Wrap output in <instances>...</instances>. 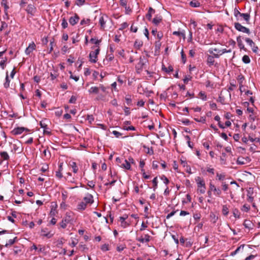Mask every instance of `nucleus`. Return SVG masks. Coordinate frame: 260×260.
I'll return each mask as SVG.
<instances>
[{
  "mask_svg": "<svg viewBox=\"0 0 260 260\" xmlns=\"http://www.w3.org/2000/svg\"><path fill=\"white\" fill-rule=\"evenodd\" d=\"M221 50H219L216 48H211L209 50V52L211 54H213V56L216 57L218 58L219 56V54L218 53L219 51H221Z\"/></svg>",
  "mask_w": 260,
  "mask_h": 260,
  "instance_id": "nucleus-13",
  "label": "nucleus"
},
{
  "mask_svg": "<svg viewBox=\"0 0 260 260\" xmlns=\"http://www.w3.org/2000/svg\"><path fill=\"white\" fill-rule=\"evenodd\" d=\"M195 180L197 184L198 192L201 194H204L206 191V185L205 181L201 177L198 176L195 178Z\"/></svg>",
  "mask_w": 260,
  "mask_h": 260,
  "instance_id": "nucleus-2",
  "label": "nucleus"
},
{
  "mask_svg": "<svg viewBox=\"0 0 260 260\" xmlns=\"http://www.w3.org/2000/svg\"><path fill=\"white\" fill-rule=\"evenodd\" d=\"M222 187L223 190H224V191H226L229 188L228 185L226 184L225 182L222 183Z\"/></svg>",
  "mask_w": 260,
  "mask_h": 260,
  "instance_id": "nucleus-62",
  "label": "nucleus"
},
{
  "mask_svg": "<svg viewBox=\"0 0 260 260\" xmlns=\"http://www.w3.org/2000/svg\"><path fill=\"white\" fill-rule=\"evenodd\" d=\"M36 49V45L34 42L30 43L28 47L25 49V52L27 55H29L33 50Z\"/></svg>",
  "mask_w": 260,
  "mask_h": 260,
  "instance_id": "nucleus-11",
  "label": "nucleus"
},
{
  "mask_svg": "<svg viewBox=\"0 0 260 260\" xmlns=\"http://www.w3.org/2000/svg\"><path fill=\"white\" fill-rule=\"evenodd\" d=\"M91 48L92 49H95V50L90 52L89 55V61L91 62L95 63L98 60L97 57L100 51V46L98 45L93 46Z\"/></svg>",
  "mask_w": 260,
  "mask_h": 260,
  "instance_id": "nucleus-3",
  "label": "nucleus"
},
{
  "mask_svg": "<svg viewBox=\"0 0 260 260\" xmlns=\"http://www.w3.org/2000/svg\"><path fill=\"white\" fill-rule=\"evenodd\" d=\"M244 247V245H241L240 246H239L234 251H233L231 253L230 255L231 256H234L236 255L239 251L241 250H243Z\"/></svg>",
  "mask_w": 260,
  "mask_h": 260,
  "instance_id": "nucleus-23",
  "label": "nucleus"
},
{
  "mask_svg": "<svg viewBox=\"0 0 260 260\" xmlns=\"http://www.w3.org/2000/svg\"><path fill=\"white\" fill-rule=\"evenodd\" d=\"M250 209L249 206H247V205H244L241 209V210L245 212H248Z\"/></svg>",
  "mask_w": 260,
  "mask_h": 260,
  "instance_id": "nucleus-54",
  "label": "nucleus"
},
{
  "mask_svg": "<svg viewBox=\"0 0 260 260\" xmlns=\"http://www.w3.org/2000/svg\"><path fill=\"white\" fill-rule=\"evenodd\" d=\"M25 131L26 132L29 131V130L27 128L24 127H18L15 128L13 131H12L11 134L13 135H18L22 134Z\"/></svg>",
  "mask_w": 260,
  "mask_h": 260,
  "instance_id": "nucleus-6",
  "label": "nucleus"
},
{
  "mask_svg": "<svg viewBox=\"0 0 260 260\" xmlns=\"http://www.w3.org/2000/svg\"><path fill=\"white\" fill-rule=\"evenodd\" d=\"M181 58L183 62L184 63L186 62V55L183 52V50L182 49L181 52Z\"/></svg>",
  "mask_w": 260,
  "mask_h": 260,
  "instance_id": "nucleus-53",
  "label": "nucleus"
},
{
  "mask_svg": "<svg viewBox=\"0 0 260 260\" xmlns=\"http://www.w3.org/2000/svg\"><path fill=\"white\" fill-rule=\"evenodd\" d=\"M56 207H57L56 205H55V207H53V206H51V209L50 212V216H54L56 215V214L57 213V210H56Z\"/></svg>",
  "mask_w": 260,
  "mask_h": 260,
  "instance_id": "nucleus-26",
  "label": "nucleus"
},
{
  "mask_svg": "<svg viewBox=\"0 0 260 260\" xmlns=\"http://www.w3.org/2000/svg\"><path fill=\"white\" fill-rule=\"evenodd\" d=\"M161 43L159 41H156L155 43V51H159L160 47H161Z\"/></svg>",
  "mask_w": 260,
  "mask_h": 260,
  "instance_id": "nucleus-35",
  "label": "nucleus"
},
{
  "mask_svg": "<svg viewBox=\"0 0 260 260\" xmlns=\"http://www.w3.org/2000/svg\"><path fill=\"white\" fill-rule=\"evenodd\" d=\"M74 220V213L71 211L67 212L62 221L60 223V225L62 229H65L68 223L73 224Z\"/></svg>",
  "mask_w": 260,
  "mask_h": 260,
  "instance_id": "nucleus-1",
  "label": "nucleus"
},
{
  "mask_svg": "<svg viewBox=\"0 0 260 260\" xmlns=\"http://www.w3.org/2000/svg\"><path fill=\"white\" fill-rule=\"evenodd\" d=\"M89 22H90V19H83L80 22V24L81 25H84V24H89Z\"/></svg>",
  "mask_w": 260,
  "mask_h": 260,
  "instance_id": "nucleus-49",
  "label": "nucleus"
},
{
  "mask_svg": "<svg viewBox=\"0 0 260 260\" xmlns=\"http://www.w3.org/2000/svg\"><path fill=\"white\" fill-rule=\"evenodd\" d=\"M8 27V24L6 22L4 21L2 22V25L0 27V31H2L3 30L6 29Z\"/></svg>",
  "mask_w": 260,
  "mask_h": 260,
  "instance_id": "nucleus-47",
  "label": "nucleus"
},
{
  "mask_svg": "<svg viewBox=\"0 0 260 260\" xmlns=\"http://www.w3.org/2000/svg\"><path fill=\"white\" fill-rule=\"evenodd\" d=\"M244 160H245V158H244L243 157H239L237 158V164H240V165H244V164H246ZM245 160H246V159H245Z\"/></svg>",
  "mask_w": 260,
  "mask_h": 260,
  "instance_id": "nucleus-37",
  "label": "nucleus"
},
{
  "mask_svg": "<svg viewBox=\"0 0 260 260\" xmlns=\"http://www.w3.org/2000/svg\"><path fill=\"white\" fill-rule=\"evenodd\" d=\"M152 183L153 184V190L155 191L157 187V178L155 177L152 180Z\"/></svg>",
  "mask_w": 260,
  "mask_h": 260,
  "instance_id": "nucleus-39",
  "label": "nucleus"
},
{
  "mask_svg": "<svg viewBox=\"0 0 260 260\" xmlns=\"http://www.w3.org/2000/svg\"><path fill=\"white\" fill-rule=\"evenodd\" d=\"M125 100L128 105H131L132 104V101L131 98V95L126 96L125 98Z\"/></svg>",
  "mask_w": 260,
  "mask_h": 260,
  "instance_id": "nucleus-46",
  "label": "nucleus"
},
{
  "mask_svg": "<svg viewBox=\"0 0 260 260\" xmlns=\"http://www.w3.org/2000/svg\"><path fill=\"white\" fill-rule=\"evenodd\" d=\"M68 26V22L65 19V18H63L62 19V22H61V26L63 28H66Z\"/></svg>",
  "mask_w": 260,
  "mask_h": 260,
  "instance_id": "nucleus-38",
  "label": "nucleus"
},
{
  "mask_svg": "<svg viewBox=\"0 0 260 260\" xmlns=\"http://www.w3.org/2000/svg\"><path fill=\"white\" fill-rule=\"evenodd\" d=\"M185 139L187 140V144H188V146L191 148H192L193 147V146L191 144V142H190V138L189 137V136H185Z\"/></svg>",
  "mask_w": 260,
  "mask_h": 260,
  "instance_id": "nucleus-57",
  "label": "nucleus"
},
{
  "mask_svg": "<svg viewBox=\"0 0 260 260\" xmlns=\"http://www.w3.org/2000/svg\"><path fill=\"white\" fill-rule=\"evenodd\" d=\"M160 179L164 181V183L166 185H167L169 183V179L165 175L161 176L160 177Z\"/></svg>",
  "mask_w": 260,
  "mask_h": 260,
  "instance_id": "nucleus-51",
  "label": "nucleus"
},
{
  "mask_svg": "<svg viewBox=\"0 0 260 260\" xmlns=\"http://www.w3.org/2000/svg\"><path fill=\"white\" fill-rule=\"evenodd\" d=\"M241 13L239 12L237 8H235L234 10V14L235 17L237 18V19L238 20V17L240 16Z\"/></svg>",
  "mask_w": 260,
  "mask_h": 260,
  "instance_id": "nucleus-43",
  "label": "nucleus"
},
{
  "mask_svg": "<svg viewBox=\"0 0 260 260\" xmlns=\"http://www.w3.org/2000/svg\"><path fill=\"white\" fill-rule=\"evenodd\" d=\"M101 250L103 251H108L109 250V245L107 244H104L101 246Z\"/></svg>",
  "mask_w": 260,
  "mask_h": 260,
  "instance_id": "nucleus-44",
  "label": "nucleus"
},
{
  "mask_svg": "<svg viewBox=\"0 0 260 260\" xmlns=\"http://www.w3.org/2000/svg\"><path fill=\"white\" fill-rule=\"evenodd\" d=\"M222 214L225 216H226L228 214L229 208H228L226 205H223L222 206Z\"/></svg>",
  "mask_w": 260,
  "mask_h": 260,
  "instance_id": "nucleus-33",
  "label": "nucleus"
},
{
  "mask_svg": "<svg viewBox=\"0 0 260 260\" xmlns=\"http://www.w3.org/2000/svg\"><path fill=\"white\" fill-rule=\"evenodd\" d=\"M0 156L4 160H7L9 159V155L6 151L0 152Z\"/></svg>",
  "mask_w": 260,
  "mask_h": 260,
  "instance_id": "nucleus-20",
  "label": "nucleus"
},
{
  "mask_svg": "<svg viewBox=\"0 0 260 260\" xmlns=\"http://www.w3.org/2000/svg\"><path fill=\"white\" fill-rule=\"evenodd\" d=\"M199 96L201 99H202L203 101H206L207 99L206 95L205 93L202 91L200 92Z\"/></svg>",
  "mask_w": 260,
  "mask_h": 260,
  "instance_id": "nucleus-45",
  "label": "nucleus"
},
{
  "mask_svg": "<svg viewBox=\"0 0 260 260\" xmlns=\"http://www.w3.org/2000/svg\"><path fill=\"white\" fill-rule=\"evenodd\" d=\"M7 61V59L5 60H2L0 62V66L2 67L3 69H4L6 66V62Z\"/></svg>",
  "mask_w": 260,
  "mask_h": 260,
  "instance_id": "nucleus-63",
  "label": "nucleus"
},
{
  "mask_svg": "<svg viewBox=\"0 0 260 260\" xmlns=\"http://www.w3.org/2000/svg\"><path fill=\"white\" fill-rule=\"evenodd\" d=\"M112 134L116 137V138H119L120 136H121L122 135V134H121L120 133L116 131H113L112 132Z\"/></svg>",
  "mask_w": 260,
  "mask_h": 260,
  "instance_id": "nucleus-61",
  "label": "nucleus"
},
{
  "mask_svg": "<svg viewBox=\"0 0 260 260\" xmlns=\"http://www.w3.org/2000/svg\"><path fill=\"white\" fill-rule=\"evenodd\" d=\"M237 41L238 46L240 49L246 50L244 44H243L241 36H238L237 38Z\"/></svg>",
  "mask_w": 260,
  "mask_h": 260,
  "instance_id": "nucleus-15",
  "label": "nucleus"
},
{
  "mask_svg": "<svg viewBox=\"0 0 260 260\" xmlns=\"http://www.w3.org/2000/svg\"><path fill=\"white\" fill-rule=\"evenodd\" d=\"M89 93L98 94L99 92V88L96 86H92L88 90Z\"/></svg>",
  "mask_w": 260,
  "mask_h": 260,
  "instance_id": "nucleus-19",
  "label": "nucleus"
},
{
  "mask_svg": "<svg viewBox=\"0 0 260 260\" xmlns=\"http://www.w3.org/2000/svg\"><path fill=\"white\" fill-rule=\"evenodd\" d=\"M126 248V246L125 245H119L116 248V250L118 251V252H121L122 251V250H123L125 248Z\"/></svg>",
  "mask_w": 260,
  "mask_h": 260,
  "instance_id": "nucleus-48",
  "label": "nucleus"
},
{
  "mask_svg": "<svg viewBox=\"0 0 260 260\" xmlns=\"http://www.w3.org/2000/svg\"><path fill=\"white\" fill-rule=\"evenodd\" d=\"M76 100H77V98L74 95H72L69 100V103H72V104H74L76 103Z\"/></svg>",
  "mask_w": 260,
  "mask_h": 260,
  "instance_id": "nucleus-55",
  "label": "nucleus"
},
{
  "mask_svg": "<svg viewBox=\"0 0 260 260\" xmlns=\"http://www.w3.org/2000/svg\"><path fill=\"white\" fill-rule=\"evenodd\" d=\"M84 3L85 0H77L76 1V4L78 6H82Z\"/></svg>",
  "mask_w": 260,
  "mask_h": 260,
  "instance_id": "nucleus-56",
  "label": "nucleus"
},
{
  "mask_svg": "<svg viewBox=\"0 0 260 260\" xmlns=\"http://www.w3.org/2000/svg\"><path fill=\"white\" fill-rule=\"evenodd\" d=\"M54 45V39H52V40L50 41V49L49 51V53H50L53 50V46Z\"/></svg>",
  "mask_w": 260,
  "mask_h": 260,
  "instance_id": "nucleus-42",
  "label": "nucleus"
},
{
  "mask_svg": "<svg viewBox=\"0 0 260 260\" xmlns=\"http://www.w3.org/2000/svg\"><path fill=\"white\" fill-rule=\"evenodd\" d=\"M243 225L246 228L251 229L252 225V222L250 220H245L243 223Z\"/></svg>",
  "mask_w": 260,
  "mask_h": 260,
  "instance_id": "nucleus-29",
  "label": "nucleus"
},
{
  "mask_svg": "<svg viewBox=\"0 0 260 260\" xmlns=\"http://www.w3.org/2000/svg\"><path fill=\"white\" fill-rule=\"evenodd\" d=\"M214 57H215L210 56V55H209L208 57L207 61L208 63L209 64L210 66L213 65L214 64Z\"/></svg>",
  "mask_w": 260,
  "mask_h": 260,
  "instance_id": "nucleus-32",
  "label": "nucleus"
},
{
  "mask_svg": "<svg viewBox=\"0 0 260 260\" xmlns=\"http://www.w3.org/2000/svg\"><path fill=\"white\" fill-rule=\"evenodd\" d=\"M189 5L192 7L197 8L200 6V3L197 0H193L190 2Z\"/></svg>",
  "mask_w": 260,
  "mask_h": 260,
  "instance_id": "nucleus-24",
  "label": "nucleus"
},
{
  "mask_svg": "<svg viewBox=\"0 0 260 260\" xmlns=\"http://www.w3.org/2000/svg\"><path fill=\"white\" fill-rule=\"evenodd\" d=\"M161 20V19L155 17L153 18L152 22L155 25H157L160 22Z\"/></svg>",
  "mask_w": 260,
  "mask_h": 260,
  "instance_id": "nucleus-59",
  "label": "nucleus"
},
{
  "mask_svg": "<svg viewBox=\"0 0 260 260\" xmlns=\"http://www.w3.org/2000/svg\"><path fill=\"white\" fill-rule=\"evenodd\" d=\"M233 215L235 218L240 217V213L239 210L237 209H234L233 211Z\"/></svg>",
  "mask_w": 260,
  "mask_h": 260,
  "instance_id": "nucleus-40",
  "label": "nucleus"
},
{
  "mask_svg": "<svg viewBox=\"0 0 260 260\" xmlns=\"http://www.w3.org/2000/svg\"><path fill=\"white\" fill-rule=\"evenodd\" d=\"M128 26L127 22H123L120 25V27L119 28V30H122L125 28L127 27Z\"/></svg>",
  "mask_w": 260,
  "mask_h": 260,
  "instance_id": "nucleus-50",
  "label": "nucleus"
},
{
  "mask_svg": "<svg viewBox=\"0 0 260 260\" xmlns=\"http://www.w3.org/2000/svg\"><path fill=\"white\" fill-rule=\"evenodd\" d=\"M120 167L126 170H130L131 168L130 162L128 161L127 159H124V163L121 164Z\"/></svg>",
  "mask_w": 260,
  "mask_h": 260,
  "instance_id": "nucleus-18",
  "label": "nucleus"
},
{
  "mask_svg": "<svg viewBox=\"0 0 260 260\" xmlns=\"http://www.w3.org/2000/svg\"><path fill=\"white\" fill-rule=\"evenodd\" d=\"M83 201L84 202L86 205L92 204L94 201L93 196L91 194L88 193L84 197Z\"/></svg>",
  "mask_w": 260,
  "mask_h": 260,
  "instance_id": "nucleus-9",
  "label": "nucleus"
},
{
  "mask_svg": "<svg viewBox=\"0 0 260 260\" xmlns=\"http://www.w3.org/2000/svg\"><path fill=\"white\" fill-rule=\"evenodd\" d=\"M86 119L90 123H91L94 121V117L92 115H87Z\"/></svg>",
  "mask_w": 260,
  "mask_h": 260,
  "instance_id": "nucleus-41",
  "label": "nucleus"
},
{
  "mask_svg": "<svg viewBox=\"0 0 260 260\" xmlns=\"http://www.w3.org/2000/svg\"><path fill=\"white\" fill-rule=\"evenodd\" d=\"M210 189L214 192V195L220 197L221 194V190L220 188H217L212 182L209 183Z\"/></svg>",
  "mask_w": 260,
  "mask_h": 260,
  "instance_id": "nucleus-5",
  "label": "nucleus"
},
{
  "mask_svg": "<svg viewBox=\"0 0 260 260\" xmlns=\"http://www.w3.org/2000/svg\"><path fill=\"white\" fill-rule=\"evenodd\" d=\"M155 12V10L153 9L151 7H150L149 9V11L148 13L146 15V17L149 20H150L151 19V14L154 13Z\"/></svg>",
  "mask_w": 260,
  "mask_h": 260,
  "instance_id": "nucleus-22",
  "label": "nucleus"
},
{
  "mask_svg": "<svg viewBox=\"0 0 260 260\" xmlns=\"http://www.w3.org/2000/svg\"><path fill=\"white\" fill-rule=\"evenodd\" d=\"M119 221H120V225L123 228H126L129 225V223L124 220L123 218H119Z\"/></svg>",
  "mask_w": 260,
  "mask_h": 260,
  "instance_id": "nucleus-21",
  "label": "nucleus"
},
{
  "mask_svg": "<svg viewBox=\"0 0 260 260\" xmlns=\"http://www.w3.org/2000/svg\"><path fill=\"white\" fill-rule=\"evenodd\" d=\"M216 177L219 180H223L225 178V175L224 174L217 173Z\"/></svg>",
  "mask_w": 260,
  "mask_h": 260,
  "instance_id": "nucleus-52",
  "label": "nucleus"
},
{
  "mask_svg": "<svg viewBox=\"0 0 260 260\" xmlns=\"http://www.w3.org/2000/svg\"><path fill=\"white\" fill-rule=\"evenodd\" d=\"M245 41L251 47L252 51L256 53L258 50V47L255 46V43L253 41L248 38H245Z\"/></svg>",
  "mask_w": 260,
  "mask_h": 260,
  "instance_id": "nucleus-8",
  "label": "nucleus"
},
{
  "mask_svg": "<svg viewBox=\"0 0 260 260\" xmlns=\"http://www.w3.org/2000/svg\"><path fill=\"white\" fill-rule=\"evenodd\" d=\"M87 207V205L84 202L82 201L80 202L77 205V209L78 210L83 211Z\"/></svg>",
  "mask_w": 260,
  "mask_h": 260,
  "instance_id": "nucleus-16",
  "label": "nucleus"
},
{
  "mask_svg": "<svg viewBox=\"0 0 260 260\" xmlns=\"http://www.w3.org/2000/svg\"><path fill=\"white\" fill-rule=\"evenodd\" d=\"M162 70L167 73H170L173 71V68L172 66H169L168 68H166L164 65H162Z\"/></svg>",
  "mask_w": 260,
  "mask_h": 260,
  "instance_id": "nucleus-25",
  "label": "nucleus"
},
{
  "mask_svg": "<svg viewBox=\"0 0 260 260\" xmlns=\"http://www.w3.org/2000/svg\"><path fill=\"white\" fill-rule=\"evenodd\" d=\"M70 166L73 169V171L74 173H76L78 172V168L76 165V163L75 162H72L70 164Z\"/></svg>",
  "mask_w": 260,
  "mask_h": 260,
  "instance_id": "nucleus-28",
  "label": "nucleus"
},
{
  "mask_svg": "<svg viewBox=\"0 0 260 260\" xmlns=\"http://www.w3.org/2000/svg\"><path fill=\"white\" fill-rule=\"evenodd\" d=\"M242 61L245 63H249L250 62L249 57L247 55H244L242 57Z\"/></svg>",
  "mask_w": 260,
  "mask_h": 260,
  "instance_id": "nucleus-34",
  "label": "nucleus"
},
{
  "mask_svg": "<svg viewBox=\"0 0 260 260\" xmlns=\"http://www.w3.org/2000/svg\"><path fill=\"white\" fill-rule=\"evenodd\" d=\"M10 81L9 79L8 74L7 72L6 74V81L4 84V87L6 88H8L10 86Z\"/></svg>",
  "mask_w": 260,
  "mask_h": 260,
  "instance_id": "nucleus-27",
  "label": "nucleus"
},
{
  "mask_svg": "<svg viewBox=\"0 0 260 260\" xmlns=\"http://www.w3.org/2000/svg\"><path fill=\"white\" fill-rule=\"evenodd\" d=\"M229 52H231V49L227 50L226 49H223L221 50V51H218V53L219 54V55H222L224 53H229Z\"/></svg>",
  "mask_w": 260,
  "mask_h": 260,
  "instance_id": "nucleus-58",
  "label": "nucleus"
},
{
  "mask_svg": "<svg viewBox=\"0 0 260 260\" xmlns=\"http://www.w3.org/2000/svg\"><path fill=\"white\" fill-rule=\"evenodd\" d=\"M143 45V42L141 41L136 40L134 43V46L137 48H140Z\"/></svg>",
  "mask_w": 260,
  "mask_h": 260,
  "instance_id": "nucleus-36",
  "label": "nucleus"
},
{
  "mask_svg": "<svg viewBox=\"0 0 260 260\" xmlns=\"http://www.w3.org/2000/svg\"><path fill=\"white\" fill-rule=\"evenodd\" d=\"M108 19V17L107 15H103L102 16L99 20V23L100 24L101 27L102 29H104L105 27V24L106 23V19Z\"/></svg>",
  "mask_w": 260,
  "mask_h": 260,
  "instance_id": "nucleus-10",
  "label": "nucleus"
},
{
  "mask_svg": "<svg viewBox=\"0 0 260 260\" xmlns=\"http://www.w3.org/2000/svg\"><path fill=\"white\" fill-rule=\"evenodd\" d=\"M79 17L77 14H75L74 17H71L69 19V23L72 25H75L79 21Z\"/></svg>",
  "mask_w": 260,
  "mask_h": 260,
  "instance_id": "nucleus-12",
  "label": "nucleus"
},
{
  "mask_svg": "<svg viewBox=\"0 0 260 260\" xmlns=\"http://www.w3.org/2000/svg\"><path fill=\"white\" fill-rule=\"evenodd\" d=\"M25 11L28 14H30L31 16H34L37 11V9L34 5L29 4L25 9Z\"/></svg>",
  "mask_w": 260,
  "mask_h": 260,
  "instance_id": "nucleus-7",
  "label": "nucleus"
},
{
  "mask_svg": "<svg viewBox=\"0 0 260 260\" xmlns=\"http://www.w3.org/2000/svg\"><path fill=\"white\" fill-rule=\"evenodd\" d=\"M17 240V237H15L14 239H10L8 243H7L5 246L6 247H8V246L9 245H13L15 242H16V241Z\"/></svg>",
  "mask_w": 260,
  "mask_h": 260,
  "instance_id": "nucleus-30",
  "label": "nucleus"
},
{
  "mask_svg": "<svg viewBox=\"0 0 260 260\" xmlns=\"http://www.w3.org/2000/svg\"><path fill=\"white\" fill-rule=\"evenodd\" d=\"M240 16L243 17L247 23H249L250 15L248 13H241Z\"/></svg>",
  "mask_w": 260,
  "mask_h": 260,
  "instance_id": "nucleus-17",
  "label": "nucleus"
},
{
  "mask_svg": "<svg viewBox=\"0 0 260 260\" xmlns=\"http://www.w3.org/2000/svg\"><path fill=\"white\" fill-rule=\"evenodd\" d=\"M193 217L195 220H199L201 218V214L200 213H194Z\"/></svg>",
  "mask_w": 260,
  "mask_h": 260,
  "instance_id": "nucleus-64",
  "label": "nucleus"
},
{
  "mask_svg": "<svg viewBox=\"0 0 260 260\" xmlns=\"http://www.w3.org/2000/svg\"><path fill=\"white\" fill-rule=\"evenodd\" d=\"M43 154H44V156L46 158H48L49 159V158H50V157H51V153H50V151H49L48 150V147L43 151Z\"/></svg>",
  "mask_w": 260,
  "mask_h": 260,
  "instance_id": "nucleus-31",
  "label": "nucleus"
},
{
  "mask_svg": "<svg viewBox=\"0 0 260 260\" xmlns=\"http://www.w3.org/2000/svg\"><path fill=\"white\" fill-rule=\"evenodd\" d=\"M2 5L4 7V8L6 10L9 8V7L7 5V0H3L2 2Z\"/></svg>",
  "mask_w": 260,
  "mask_h": 260,
  "instance_id": "nucleus-60",
  "label": "nucleus"
},
{
  "mask_svg": "<svg viewBox=\"0 0 260 260\" xmlns=\"http://www.w3.org/2000/svg\"><path fill=\"white\" fill-rule=\"evenodd\" d=\"M40 125L42 128H44V133L47 134L48 135L50 134V132L49 131V128L47 126V125L45 123H43L42 121H41L40 123Z\"/></svg>",
  "mask_w": 260,
  "mask_h": 260,
  "instance_id": "nucleus-14",
  "label": "nucleus"
},
{
  "mask_svg": "<svg viewBox=\"0 0 260 260\" xmlns=\"http://www.w3.org/2000/svg\"><path fill=\"white\" fill-rule=\"evenodd\" d=\"M234 26L235 29L239 31L242 32L243 33H245L248 35L250 34V31L248 28H247L242 25L239 22L234 23Z\"/></svg>",
  "mask_w": 260,
  "mask_h": 260,
  "instance_id": "nucleus-4",
  "label": "nucleus"
}]
</instances>
